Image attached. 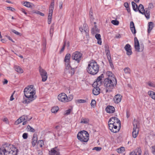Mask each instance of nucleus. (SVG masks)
Returning <instances> with one entry per match:
<instances>
[{
	"label": "nucleus",
	"instance_id": "nucleus-26",
	"mask_svg": "<svg viewBox=\"0 0 155 155\" xmlns=\"http://www.w3.org/2000/svg\"><path fill=\"white\" fill-rule=\"evenodd\" d=\"M54 6V1L53 0L51 2L49 8V13L53 14Z\"/></svg>",
	"mask_w": 155,
	"mask_h": 155
},
{
	"label": "nucleus",
	"instance_id": "nucleus-41",
	"mask_svg": "<svg viewBox=\"0 0 155 155\" xmlns=\"http://www.w3.org/2000/svg\"><path fill=\"white\" fill-rule=\"evenodd\" d=\"M86 102V101L83 99H78L75 101V102L77 104L84 103Z\"/></svg>",
	"mask_w": 155,
	"mask_h": 155
},
{
	"label": "nucleus",
	"instance_id": "nucleus-18",
	"mask_svg": "<svg viewBox=\"0 0 155 155\" xmlns=\"http://www.w3.org/2000/svg\"><path fill=\"white\" fill-rule=\"evenodd\" d=\"M124 48L125 50L127 51V54L128 55H131L132 52L131 51L130 45L129 44H127L125 45Z\"/></svg>",
	"mask_w": 155,
	"mask_h": 155
},
{
	"label": "nucleus",
	"instance_id": "nucleus-5",
	"mask_svg": "<svg viewBox=\"0 0 155 155\" xmlns=\"http://www.w3.org/2000/svg\"><path fill=\"white\" fill-rule=\"evenodd\" d=\"M77 137L80 141L86 142L89 139V134L87 131L82 130L78 133Z\"/></svg>",
	"mask_w": 155,
	"mask_h": 155
},
{
	"label": "nucleus",
	"instance_id": "nucleus-43",
	"mask_svg": "<svg viewBox=\"0 0 155 155\" xmlns=\"http://www.w3.org/2000/svg\"><path fill=\"white\" fill-rule=\"evenodd\" d=\"M150 96L153 99L155 100V93L153 91H150V93H148Z\"/></svg>",
	"mask_w": 155,
	"mask_h": 155
},
{
	"label": "nucleus",
	"instance_id": "nucleus-46",
	"mask_svg": "<svg viewBox=\"0 0 155 155\" xmlns=\"http://www.w3.org/2000/svg\"><path fill=\"white\" fill-rule=\"evenodd\" d=\"M72 109H69L65 111L64 115H68L70 114L71 112L72 111Z\"/></svg>",
	"mask_w": 155,
	"mask_h": 155
},
{
	"label": "nucleus",
	"instance_id": "nucleus-57",
	"mask_svg": "<svg viewBox=\"0 0 155 155\" xmlns=\"http://www.w3.org/2000/svg\"><path fill=\"white\" fill-rule=\"evenodd\" d=\"M28 134L27 133H25L22 135V137L24 139H26L28 138Z\"/></svg>",
	"mask_w": 155,
	"mask_h": 155
},
{
	"label": "nucleus",
	"instance_id": "nucleus-19",
	"mask_svg": "<svg viewBox=\"0 0 155 155\" xmlns=\"http://www.w3.org/2000/svg\"><path fill=\"white\" fill-rule=\"evenodd\" d=\"M100 86L95 85L94 87V88L93 90V93L94 95H97L100 94V89L99 87Z\"/></svg>",
	"mask_w": 155,
	"mask_h": 155
},
{
	"label": "nucleus",
	"instance_id": "nucleus-28",
	"mask_svg": "<svg viewBox=\"0 0 155 155\" xmlns=\"http://www.w3.org/2000/svg\"><path fill=\"white\" fill-rule=\"evenodd\" d=\"M95 37L97 40V43L98 44L101 45V44L102 42L101 39V38L100 35V34H97L95 35Z\"/></svg>",
	"mask_w": 155,
	"mask_h": 155
},
{
	"label": "nucleus",
	"instance_id": "nucleus-32",
	"mask_svg": "<svg viewBox=\"0 0 155 155\" xmlns=\"http://www.w3.org/2000/svg\"><path fill=\"white\" fill-rule=\"evenodd\" d=\"M125 74L127 75H130V74L131 70L128 67H126L124 69Z\"/></svg>",
	"mask_w": 155,
	"mask_h": 155
},
{
	"label": "nucleus",
	"instance_id": "nucleus-16",
	"mask_svg": "<svg viewBox=\"0 0 155 155\" xmlns=\"http://www.w3.org/2000/svg\"><path fill=\"white\" fill-rule=\"evenodd\" d=\"M60 153L59 149L55 147L51 149L49 151V155H60Z\"/></svg>",
	"mask_w": 155,
	"mask_h": 155
},
{
	"label": "nucleus",
	"instance_id": "nucleus-64",
	"mask_svg": "<svg viewBox=\"0 0 155 155\" xmlns=\"http://www.w3.org/2000/svg\"><path fill=\"white\" fill-rule=\"evenodd\" d=\"M37 153L38 155H42V151L40 150H38L37 151Z\"/></svg>",
	"mask_w": 155,
	"mask_h": 155
},
{
	"label": "nucleus",
	"instance_id": "nucleus-59",
	"mask_svg": "<svg viewBox=\"0 0 155 155\" xmlns=\"http://www.w3.org/2000/svg\"><path fill=\"white\" fill-rule=\"evenodd\" d=\"M7 8L8 10H10L13 12H14L15 10V9L14 8L11 7H7Z\"/></svg>",
	"mask_w": 155,
	"mask_h": 155
},
{
	"label": "nucleus",
	"instance_id": "nucleus-29",
	"mask_svg": "<svg viewBox=\"0 0 155 155\" xmlns=\"http://www.w3.org/2000/svg\"><path fill=\"white\" fill-rule=\"evenodd\" d=\"M106 75L108 76V78H111L110 79H113L112 78H116L114 75L113 74L112 72L110 71H107L106 72Z\"/></svg>",
	"mask_w": 155,
	"mask_h": 155
},
{
	"label": "nucleus",
	"instance_id": "nucleus-7",
	"mask_svg": "<svg viewBox=\"0 0 155 155\" xmlns=\"http://www.w3.org/2000/svg\"><path fill=\"white\" fill-rule=\"evenodd\" d=\"M82 56V54L80 52L76 51L72 54L71 57L73 60H75L78 63H79L81 60Z\"/></svg>",
	"mask_w": 155,
	"mask_h": 155
},
{
	"label": "nucleus",
	"instance_id": "nucleus-1",
	"mask_svg": "<svg viewBox=\"0 0 155 155\" xmlns=\"http://www.w3.org/2000/svg\"><path fill=\"white\" fill-rule=\"evenodd\" d=\"M25 96L27 98L23 101L24 104H28L36 98V96L35 95V91L33 88V85L28 86L25 87L24 91Z\"/></svg>",
	"mask_w": 155,
	"mask_h": 155
},
{
	"label": "nucleus",
	"instance_id": "nucleus-22",
	"mask_svg": "<svg viewBox=\"0 0 155 155\" xmlns=\"http://www.w3.org/2000/svg\"><path fill=\"white\" fill-rule=\"evenodd\" d=\"M37 142V136L36 134H34L33 135V137L32 139V145L34 147L35 145Z\"/></svg>",
	"mask_w": 155,
	"mask_h": 155
},
{
	"label": "nucleus",
	"instance_id": "nucleus-52",
	"mask_svg": "<svg viewBox=\"0 0 155 155\" xmlns=\"http://www.w3.org/2000/svg\"><path fill=\"white\" fill-rule=\"evenodd\" d=\"M54 31V25L53 24L52 25L51 27L50 30V33L51 35L53 34V32Z\"/></svg>",
	"mask_w": 155,
	"mask_h": 155
},
{
	"label": "nucleus",
	"instance_id": "nucleus-50",
	"mask_svg": "<svg viewBox=\"0 0 155 155\" xmlns=\"http://www.w3.org/2000/svg\"><path fill=\"white\" fill-rule=\"evenodd\" d=\"M102 149V148L101 147H94L92 150H96L97 151H100Z\"/></svg>",
	"mask_w": 155,
	"mask_h": 155
},
{
	"label": "nucleus",
	"instance_id": "nucleus-42",
	"mask_svg": "<svg viewBox=\"0 0 155 155\" xmlns=\"http://www.w3.org/2000/svg\"><path fill=\"white\" fill-rule=\"evenodd\" d=\"M83 28H84V31L86 33L88 31V27L87 25L86 24H84Z\"/></svg>",
	"mask_w": 155,
	"mask_h": 155
},
{
	"label": "nucleus",
	"instance_id": "nucleus-61",
	"mask_svg": "<svg viewBox=\"0 0 155 155\" xmlns=\"http://www.w3.org/2000/svg\"><path fill=\"white\" fill-rule=\"evenodd\" d=\"M2 120L3 121L5 122L6 123V124L8 123V120L6 117L4 118H3L2 119Z\"/></svg>",
	"mask_w": 155,
	"mask_h": 155
},
{
	"label": "nucleus",
	"instance_id": "nucleus-45",
	"mask_svg": "<svg viewBox=\"0 0 155 155\" xmlns=\"http://www.w3.org/2000/svg\"><path fill=\"white\" fill-rule=\"evenodd\" d=\"M65 63V65L66 66V68L65 69H68V68H69L70 67H71L70 66V61H64Z\"/></svg>",
	"mask_w": 155,
	"mask_h": 155
},
{
	"label": "nucleus",
	"instance_id": "nucleus-24",
	"mask_svg": "<svg viewBox=\"0 0 155 155\" xmlns=\"http://www.w3.org/2000/svg\"><path fill=\"white\" fill-rule=\"evenodd\" d=\"M130 27L132 33L135 34L136 33L135 28L134 25V24L133 21H131L130 24Z\"/></svg>",
	"mask_w": 155,
	"mask_h": 155
},
{
	"label": "nucleus",
	"instance_id": "nucleus-60",
	"mask_svg": "<svg viewBox=\"0 0 155 155\" xmlns=\"http://www.w3.org/2000/svg\"><path fill=\"white\" fill-rule=\"evenodd\" d=\"M153 5L152 3H150L149 4V6H148V10H150V9H151L153 8Z\"/></svg>",
	"mask_w": 155,
	"mask_h": 155
},
{
	"label": "nucleus",
	"instance_id": "nucleus-39",
	"mask_svg": "<svg viewBox=\"0 0 155 155\" xmlns=\"http://www.w3.org/2000/svg\"><path fill=\"white\" fill-rule=\"evenodd\" d=\"M125 151V148L123 147H121L117 149V151L118 153H121Z\"/></svg>",
	"mask_w": 155,
	"mask_h": 155
},
{
	"label": "nucleus",
	"instance_id": "nucleus-11",
	"mask_svg": "<svg viewBox=\"0 0 155 155\" xmlns=\"http://www.w3.org/2000/svg\"><path fill=\"white\" fill-rule=\"evenodd\" d=\"M108 124L120 125V122L117 117H112L108 121Z\"/></svg>",
	"mask_w": 155,
	"mask_h": 155
},
{
	"label": "nucleus",
	"instance_id": "nucleus-40",
	"mask_svg": "<svg viewBox=\"0 0 155 155\" xmlns=\"http://www.w3.org/2000/svg\"><path fill=\"white\" fill-rule=\"evenodd\" d=\"M52 14L49 13L48 17V23L50 24L51 23Z\"/></svg>",
	"mask_w": 155,
	"mask_h": 155
},
{
	"label": "nucleus",
	"instance_id": "nucleus-17",
	"mask_svg": "<svg viewBox=\"0 0 155 155\" xmlns=\"http://www.w3.org/2000/svg\"><path fill=\"white\" fill-rule=\"evenodd\" d=\"M141 150L140 148H137L130 153V155H141Z\"/></svg>",
	"mask_w": 155,
	"mask_h": 155
},
{
	"label": "nucleus",
	"instance_id": "nucleus-47",
	"mask_svg": "<svg viewBox=\"0 0 155 155\" xmlns=\"http://www.w3.org/2000/svg\"><path fill=\"white\" fill-rule=\"evenodd\" d=\"M90 16L91 21L92 22L94 19L93 16V12L92 11H90Z\"/></svg>",
	"mask_w": 155,
	"mask_h": 155
},
{
	"label": "nucleus",
	"instance_id": "nucleus-34",
	"mask_svg": "<svg viewBox=\"0 0 155 155\" xmlns=\"http://www.w3.org/2000/svg\"><path fill=\"white\" fill-rule=\"evenodd\" d=\"M131 3L133 10L135 12L138 11V7L137 4L134 2H132Z\"/></svg>",
	"mask_w": 155,
	"mask_h": 155
},
{
	"label": "nucleus",
	"instance_id": "nucleus-36",
	"mask_svg": "<svg viewBox=\"0 0 155 155\" xmlns=\"http://www.w3.org/2000/svg\"><path fill=\"white\" fill-rule=\"evenodd\" d=\"M71 55L70 54H67L64 58V61H70Z\"/></svg>",
	"mask_w": 155,
	"mask_h": 155
},
{
	"label": "nucleus",
	"instance_id": "nucleus-15",
	"mask_svg": "<svg viewBox=\"0 0 155 155\" xmlns=\"http://www.w3.org/2000/svg\"><path fill=\"white\" fill-rule=\"evenodd\" d=\"M103 78L104 75L102 74L97 78L96 81L92 85L94 87L95 85L101 86L102 84V79Z\"/></svg>",
	"mask_w": 155,
	"mask_h": 155
},
{
	"label": "nucleus",
	"instance_id": "nucleus-6",
	"mask_svg": "<svg viewBox=\"0 0 155 155\" xmlns=\"http://www.w3.org/2000/svg\"><path fill=\"white\" fill-rule=\"evenodd\" d=\"M138 11L143 15H144L147 19L150 18V11L147 9H144V7L142 4H140L137 7Z\"/></svg>",
	"mask_w": 155,
	"mask_h": 155
},
{
	"label": "nucleus",
	"instance_id": "nucleus-54",
	"mask_svg": "<svg viewBox=\"0 0 155 155\" xmlns=\"http://www.w3.org/2000/svg\"><path fill=\"white\" fill-rule=\"evenodd\" d=\"M12 31L17 35H21L20 33L14 29L12 30Z\"/></svg>",
	"mask_w": 155,
	"mask_h": 155
},
{
	"label": "nucleus",
	"instance_id": "nucleus-49",
	"mask_svg": "<svg viewBox=\"0 0 155 155\" xmlns=\"http://www.w3.org/2000/svg\"><path fill=\"white\" fill-rule=\"evenodd\" d=\"M96 104V101L94 100H92L91 103L92 107H94Z\"/></svg>",
	"mask_w": 155,
	"mask_h": 155
},
{
	"label": "nucleus",
	"instance_id": "nucleus-35",
	"mask_svg": "<svg viewBox=\"0 0 155 155\" xmlns=\"http://www.w3.org/2000/svg\"><path fill=\"white\" fill-rule=\"evenodd\" d=\"M89 122V120L87 118H82L81 120V123L84 124H88Z\"/></svg>",
	"mask_w": 155,
	"mask_h": 155
},
{
	"label": "nucleus",
	"instance_id": "nucleus-53",
	"mask_svg": "<svg viewBox=\"0 0 155 155\" xmlns=\"http://www.w3.org/2000/svg\"><path fill=\"white\" fill-rule=\"evenodd\" d=\"M21 122H22V120L20 117L15 122V124H18Z\"/></svg>",
	"mask_w": 155,
	"mask_h": 155
},
{
	"label": "nucleus",
	"instance_id": "nucleus-37",
	"mask_svg": "<svg viewBox=\"0 0 155 155\" xmlns=\"http://www.w3.org/2000/svg\"><path fill=\"white\" fill-rule=\"evenodd\" d=\"M59 110V108L57 106H54L51 109V111L52 113H56Z\"/></svg>",
	"mask_w": 155,
	"mask_h": 155
},
{
	"label": "nucleus",
	"instance_id": "nucleus-62",
	"mask_svg": "<svg viewBox=\"0 0 155 155\" xmlns=\"http://www.w3.org/2000/svg\"><path fill=\"white\" fill-rule=\"evenodd\" d=\"M36 13L38 14H39V15H40L41 16H44V14H43V13L41 12H39V11H37V12H36Z\"/></svg>",
	"mask_w": 155,
	"mask_h": 155
},
{
	"label": "nucleus",
	"instance_id": "nucleus-38",
	"mask_svg": "<svg viewBox=\"0 0 155 155\" xmlns=\"http://www.w3.org/2000/svg\"><path fill=\"white\" fill-rule=\"evenodd\" d=\"M38 144L41 147H42L44 145V143L43 140H40L38 142Z\"/></svg>",
	"mask_w": 155,
	"mask_h": 155
},
{
	"label": "nucleus",
	"instance_id": "nucleus-20",
	"mask_svg": "<svg viewBox=\"0 0 155 155\" xmlns=\"http://www.w3.org/2000/svg\"><path fill=\"white\" fill-rule=\"evenodd\" d=\"M106 111L108 113H113L115 111L114 107L111 106H108L105 109Z\"/></svg>",
	"mask_w": 155,
	"mask_h": 155
},
{
	"label": "nucleus",
	"instance_id": "nucleus-44",
	"mask_svg": "<svg viewBox=\"0 0 155 155\" xmlns=\"http://www.w3.org/2000/svg\"><path fill=\"white\" fill-rule=\"evenodd\" d=\"M27 129H28V131L33 132H34L35 131V130L29 125H28L27 126Z\"/></svg>",
	"mask_w": 155,
	"mask_h": 155
},
{
	"label": "nucleus",
	"instance_id": "nucleus-2",
	"mask_svg": "<svg viewBox=\"0 0 155 155\" xmlns=\"http://www.w3.org/2000/svg\"><path fill=\"white\" fill-rule=\"evenodd\" d=\"M18 150L10 145L3 146L0 148V155H17Z\"/></svg>",
	"mask_w": 155,
	"mask_h": 155
},
{
	"label": "nucleus",
	"instance_id": "nucleus-55",
	"mask_svg": "<svg viewBox=\"0 0 155 155\" xmlns=\"http://www.w3.org/2000/svg\"><path fill=\"white\" fill-rule=\"evenodd\" d=\"M66 43L65 41L63 47H62L61 50H60V52L61 53L62 52L64 51L65 48V47L66 45Z\"/></svg>",
	"mask_w": 155,
	"mask_h": 155
},
{
	"label": "nucleus",
	"instance_id": "nucleus-51",
	"mask_svg": "<svg viewBox=\"0 0 155 155\" xmlns=\"http://www.w3.org/2000/svg\"><path fill=\"white\" fill-rule=\"evenodd\" d=\"M73 98V96L72 95H70L68 97L67 96V99H68V102L71 101Z\"/></svg>",
	"mask_w": 155,
	"mask_h": 155
},
{
	"label": "nucleus",
	"instance_id": "nucleus-56",
	"mask_svg": "<svg viewBox=\"0 0 155 155\" xmlns=\"http://www.w3.org/2000/svg\"><path fill=\"white\" fill-rule=\"evenodd\" d=\"M147 84L150 87H155V84L153 83L150 82H147Z\"/></svg>",
	"mask_w": 155,
	"mask_h": 155
},
{
	"label": "nucleus",
	"instance_id": "nucleus-8",
	"mask_svg": "<svg viewBox=\"0 0 155 155\" xmlns=\"http://www.w3.org/2000/svg\"><path fill=\"white\" fill-rule=\"evenodd\" d=\"M109 129L114 133H116L119 130L120 125H115V124H108Z\"/></svg>",
	"mask_w": 155,
	"mask_h": 155
},
{
	"label": "nucleus",
	"instance_id": "nucleus-31",
	"mask_svg": "<svg viewBox=\"0 0 155 155\" xmlns=\"http://www.w3.org/2000/svg\"><path fill=\"white\" fill-rule=\"evenodd\" d=\"M24 5L28 8H31L34 6V5L32 3L28 2H24Z\"/></svg>",
	"mask_w": 155,
	"mask_h": 155
},
{
	"label": "nucleus",
	"instance_id": "nucleus-12",
	"mask_svg": "<svg viewBox=\"0 0 155 155\" xmlns=\"http://www.w3.org/2000/svg\"><path fill=\"white\" fill-rule=\"evenodd\" d=\"M58 99L59 101L62 102H68L67 96L66 94L63 93L60 94L58 95Z\"/></svg>",
	"mask_w": 155,
	"mask_h": 155
},
{
	"label": "nucleus",
	"instance_id": "nucleus-63",
	"mask_svg": "<svg viewBox=\"0 0 155 155\" xmlns=\"http://www.w3.org/2000/svg\"><path fill=\"white\" fill-rule=\"evenodd\" d=\"M15 91H14L13 94H12L10 98V101H12L14 99V98H13V95L15 92Z\"/></svg>",
	"mask_w": 155,
	"mask_h": 155
},
{
	"label": "nucleus",
	"instance_id": "nucleus-14",
	"mask_svg": "<svg viewBox=\"0 0 155 155\" xmlns=\"http://www.w3.org/2000/svg\"><path fill=\"white\" fill-rule=\"evenodd\" d=\"M65 73L69 77H71L74 73V69L70 67L68 69H65Z\"/></svg>",
	"mask_w": 155,
	"mask_h": 155
},
{
	"label": "nucleus",
	"instance_id": "nucleus-13",
	"mask_svg": "<svg viewBox=\"0 0 155 155\" xmlns=\"http://www.w3.org/2000/svg\"><path fill=\"white\" fill-rule=\"evenodd\" d=\"M134 47L135 50L138 52L142 51L143 50V47L140 49L139 41L136 37L134 38Z\"/></svg>",
	"mask_w": 155,
	"mask_h": 155
},
{
	"label": "nucleus",
	"instance_id": "nucleus-10",
	"mask_svg": "<svg viewBox=\"0 0 155 155\" xmlns=\"http://www.w3.org/2000/svg\"><path fill=\"white\" fill-rule=\"evenodd\" d=\"M105 51L107 57L109 62L110 64L111 67L112 68L114 67L112 60L111 59L110 54V51L108 47L107 46L105 47Z\"/></svg>",
	"mask_w": 155,
	"mask_h": 155
},
{
	"label": "nucleus",
	"instance_id": "nucleus-23",
	"mask_svg": "<svg viewBox=\"0 0 155 155\" xmlns=\"http://www.w3.org/2000/svg\"><path fill=\"white\" fill-rule=\"evenodd\" d=\"M139 132V128H134L133 129V131L132 132V136L133 137L135 138L137 137L138 134Z\"/></svg>",
	"mask_w": 155,
	"mask_h": 155
},
{
	"label": "nucleus",
	"instance_id": "nucleus-25",
	"mask_svg": "<svg viewBox=\"0 0 155 155\" xmlns=\"http://www.w3.org/2000/svg\"><path fill=\"white\" fill-rule=\"evenodd\" d=\"M14 68L15 71L18 73H22L23 72V70L18 66L15 65Z\"/></svg>",
	"mask_w": 155,
	"mask_h": 155
},
{
	"label": "nucleus",
	"instance_id": "nucleus-4",
	"mask_svg": "<svg viewBox=\"0 0 155 155\" xmlns=\"http://www.w3.org/2000/svg\"><path fill=\"white\" fill-rule=\"evenodd\" d=\"M111 78H107L105 79L104 84L106 87V92H107L113 89L116 86L117 81L116 78L110 79Z\"/></svg>",
	"mask_w": 155,
	"mask_h": 155
},
{
	"label": "nucleus",
	"instance_id": "nucleus-27",
	"mask_svg": "<svg viewBox=\"0 0 155 155\" xmlns=\"http://www.w3.org/2000/svg\"><path fill=\"white\" fill-rule=\"evenodd\" d=\"M154 27L153 24V22H150L148 23V29L147 31L148 33H150Z\"/></svg>",
	"mask_w": 155,
	"mask_h": 155
},
{
	"label": "nucleus",
	"instance_id": "nucleus-33",
	"mask_svg": "<svg viewBox=\"0 0 155 155\" xmlns=\"http://www.w3.org/2000/svg\"><path fill=\"white\" fill-rule=\"evenodd\" d=\"M22 121H29L31 119H28V116L23 115L20 117Z\"/></svg>",
	"mask_w": 155,
	"mask_h": 155
},
{
	"label": "nucleus",
	"instance_id": "nucleus-48",
	"mask_svg": "<svg viewBox=\"0 0 155 155\" xmlns=\"http://www.w3.org/2000/svg\"><path fill=\"white\" fill-rule=\"evenodd\" d=\"M111 22L114 25H118L119 23V21L116 20H113L111 21Z\"/></svg>",
	"mask_w": 155,
	"mask_h": 155
},
{
	"label": "nucleus",
	"instance_id": "nucleus-9",
	"mask_svg": "<svg viewBox=\"0 0 155 155\" xmlns=\"http://www.w3.org/2000/svg\"><path fill=\"white\" fill-rule=\"evenodd\" d=\"M39 71L41 77L42 78V81L45 82L46 81L48 78V74L46 71L41 67L39 68Z\"/></svg>",
	"mask_w": 155,
	"mask_h": 155
},
{
	"label": "nucleus",
	"instance_id": "nucleus-21",
	"mask_svg": "<svg viewBox=\"0 0 155 155\" xmlns=\"http://www.w3.org/2000/svg\"><path fill=\"white\" fill-rule=\"evenodd\" d=\"M122 98V96L120 94L116 95L114 98V100L116 103H118L121 101Z\"/></svg>",
	"mask_w": 155,
	"mask_h": 155
},
{
	"label": "nucleus",
	"instance_id": "nucleus-30",
	"mask_svg": "<svg viewBox=\"0 0 155 155\" xmlns=\"http://www.w3.org/2000/svg\"><path fill=\"white\" fill-rule=\"evenodd\" d=\"M133 124L134 126V128H139V121L134 119L133 122Z\"/></svg>",
	"mask_w": 155,
	"mask_h": 155
},
{
	"label": "nucleus",
	"instance_id": "nucleus-3",
	"mask_svg": "<svg viewBox=\"0 0 155 155\" xmlns=\"http://www.w3.org/2000/svg\"><path fill=\"white\" fill-rule=\"evenodd\" d=\"M99 66L97 62L92 60L89 62L87 68V72L92 75H95L99 71Z\"/></svg>",
	"mask_w": 155,
	"mask_h": 155
},
{
	"label": "nucleus",
	"instance_id": "nucleus-58",
	"mask_svg": "<svg viewBox=\"0 0 155 155\" xmlns=\"http://www.w3.org/2000/svg\"><path fill=\"white\" fill-rule=\"evenodd\" d=\"M152 153L153 154L155 155V146L151 147Z\"/></svg>",
	"mask_w": 155,
	"mask_h": 155
}]
</instances>
